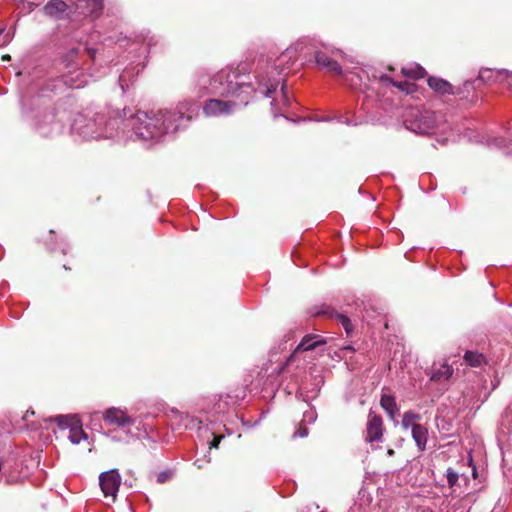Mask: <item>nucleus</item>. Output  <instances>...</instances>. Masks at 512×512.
<instances>
[{
  "label": "nucleus",
  "instance_id": "obj_1",
  "mask_svg": "<svg viewBox=\"0 0 512 512\" xmlns=\"http://www.w3.org/2000/svg\"><path fill=\"white\" fill-rule=\"evenodd\" d=\"M199 105L192 100L178 104L175 110H159L157 112L137 111L130 109L115 112L113 116L97 113L93 118L77 114L71 125L72 132L85 140H99L121 137L131 140L159 141L164 135L174 133L185 127L199 111Z\"/></svg>",
  "mask_w": 512,
  "mask_h": 512
},
{
  "label": "nucleus",
  "instance_id": "obj_2",
  "mask_svg": "<svg viewBox=\"0 0 512 512\" xmlns=\"http://www.w3.org/2000/svg\"><path fill=\"white\" fill-rule=\"evenodd\" d=\"M275 67H267L266 75L258 73L256 76L259 87H252L251 83L247 81L249 76L241 73L237 69H223L212 77L208 75H201L198 80L200 87L207 93L218 96L227 97L229 95L236 96L240 99V103L247 105L251 95L256 92L262 93L265 97L269 98L276 91L278 85L283 80L281 72H277L275 76Z\"/></svg>",
  "mask_w": 512,
  "mask_h": 512
},
{
  "label": "nucleus",
  "instance_id": "obj_3",
  "mask_svg": "<svg viewBox=\"0 0 512 512\" xmlns=\"http://www.w3.org/2000/svg\"><path fill=\"white\" fill-rule=\"evenodd\" d=\"M443 124V115L432 111L410 109L404 117L405 127L421 135L433 134L439 130Z\"/></svg>",
  "mask_w": 512,
  "mask_h": 512
},
{
  "label": "nucleus",
  "instance_id": "obj_4",
  "mask_svg": "<svg viewBox=\"0 0 512 512\" xmlns=\"http://www.w3.org/2000/svg\"><path fill=\"white\" fill-rule=\"evenodd\" d=\"M55 421L59 428L69 429V440L73 444H79L81 440L87 439V434L83 431L80 420L75 415H58Z\"/></svg>",
  "mask_w": 512,
  "mask_h": 512
},
{
  "label": "nucleus",
  "instance_id": "obj_5",
  "mask_svg": "<svg viewBox=\"0 0 512 512\" xmlns=\"http://www.w3.org/2000/svg\"><path fill=\"white\" fill-rule=\"evenodd\" d=\"M103 419L108 425H115L122 429H127L125 430L126 434L131 437L133 436L128 428L135 424V418L128 415L126 410L116 407L108 408L103 413Z\"/></svg>",
  "mask_w": 512,
  "mask_h": 512
},
{
  "label": "nucleus",
  "instance_id": "obj_6",
  "mask_svg": "<svg viewBox=\"0 0 512 512\" xmlns=\"http://www.w3.org/2000/svg\"><path fill=\"white\" fill-rule=\"evenodd\" d=\"M120 484L121 476L117 469L102 472L99 476V485L105 497L115 500Z\"/></svg>",
  "mask_w": 512,
  "mask_h": 512
},
{
  "label": "nucleus",
  "instance_id": "obj_7",
  "mask_svg": "<svg viewBox=\"0 0 512 512\" xmlns=\"http://www.w3.org/2000/svg\"><path fill=\"white\" fill-rule=\"evenodd\" d=\"M383 439V421L381 416L370 412L366 427V441L373 444L382 442Z\"/></svg>",
  "mask_w": 512,
  "mask_h": 512
},
{
  "label": "nucleus",
  "instance_id": "obj_8",
  "mask_svg": "<svg viewBox=\"0 0 512 512\" xmlns=\"http://www.w3.org/2000/svg\"><path fill=\"white\" fill-rule=\"evenodd\" d=\"M236 105L234 101H224L220 99H210L208 100L204 107L203 111L207 116H221L229 114L233 107Z\"/></svg>",
  "mask_w": 512,
  "mask_h": 512
},
{
  "label": "nucleus",
  "instance_id": "obj_9",
  "mask_svg": "<svg viewBox=\"0 0 512 512\" xmlns=\"http://www.w3.org/2000/svg\"><path fill=\"white\" fill-rule=\"evenodd\" d=\"M36 129L42 136H50L54 132H59L62 129V124L55 121V114L53 111L46 112L43 119L37 120Z\"/></svg>",
  "mask_w": 512,
  "mask_h": 512
},
{
  "label": "nucleus",
  "instance_id": "obj_10",
  "mask_svg": "<svg viewBox=\"0 0 512 512\" xmlns=\"http://www.w3.org/2000/svg\"><path fill=\"white\" fill-rule=\"evenodd\" d=\"M324 343H325L324 340L318 339V337H316V336L306 335L305 337H303L301 342L297 345V347L295 348L293 354L290 355V357L286 359L284 365H282L278 369H276L277 373L278 374L281 373L284 370V366L289 365L293 361L296 353H298L299 351H309V350L314 349L318 345H321V344H324Z\"/></svg>",
  "mask_w": 512,
  "mask_h": 512
},
{
  "label": "nucleus",
  "instance_id": "obj_11",
  "mask_svg": "<svg viewBox=\"0 0 512 512\" xmlns=\"http://www.w3.org/2000/svg\"><path fill=\"white\" fill-rule=\"evenodd\" d=\"M171 413L175 419V421L172 422V425L184 427L185 429H200L202 421L198 418L187 413H181L175 409L171 410Z\"/></svg>",
  "mask_w": 512,
  "mask_h": 512
},
{
  "label": "nucleus",
  "instance_id": "obj_12",
  "mask_svg": "<svg viewBox=\"0 0 512 512\" xmlns=\"http://www.w3.org/2000/svg\"><path fill=\"white\" fill-rule=\"evenodd\" d=\"M63 83L72 89H79L88 83V77L82 70L75 68L62 76Z\"/></svg>",
  "mask_w": 512,
  "mask_h": 512
},
{
  "label": "nucleus",
  "instance_id": "obj_13",
  "mask_svg": "<svg viewBox=\"0 0 512 512\" xmlns=\"http://www.w3.org/2000/svg\"><path fill=\"white\" fill-rule=\"evenodd\" d=\"M69 6L62 0H50L43 7L44 13L54 19H61L68 14Z\"/></svg>",
  "mask_w": 512,
  "mask_h": 512
},
{
  "label": "nucleus",
  "instance_id": "obj_14",
  "mask_svg": "<svg viewBox=\"0 0 512 512\" xmlns=\"http://www.w3.org/2000/svg\"><path fill=\"white\" fill-rule=\"evenodd\" d=\"M315 61L318 66L325 69L329 73H334L337 75H341L343 73L339 63L331 59L328 55H326L323 52L315 53Z\"/></svg>",
  "mask_w": 512,
  "mask_h": 512
},
{
  "label": "nucleus",
  "instance_id": "obj_15",
  "mask_svg": "<svg viewBox=\"0 0 512 512\" xmlns=\"http://www.w3.org/2000/svg\"><path fill=\"white\" fill-rule=\"evenodd\" d=\"M143 68V64L137 63L136 66H128L123 70L119 76V85L123 92L129 87V84L133 82L134 78L143 70Z\"/></svg>",
  "mask_w": 512,
  "mask_h": 512
},
{
  "label": "nucleus",
  "instance_id": "obj_16",
  "mask_svg": "<svg viewBox=\"0 0 512 512\" xmlns=\"http://www.w3.org/2000/svg\"><path fill=\"white\" fill-rule=\"evenodd\" d=\"M452 366L447 363L434 364L432 367L431 380L435 382H446L453 375Z\"/></svg>",
  "mask_w": 512,
  "mask_h": 512
},
{
  "label": "nucleus",
  "instance_id": "obj_17",
  "mask_svg": "<svg viewBox=\"0 0 512 512\" xmlns=\"http://www.w3.org/2000/svg\"><path fill=\"white\" fill-rule=\"evenodd\" d=\"M429 87L436 93L441 95H452L454 94L453 86L446 80L438 77H429L428 80Z\"/></svg>",
  "mask_w": 512,
  "mask_h": 512
},
{
  "label": "nucleus",
  "instance_id": "obj_18",
  "mask_svg": "<svg viewBox=\"0 0 512 512\" xmlns=\"http://www.w3.org/2000/svg\"><path fill=\"white\" fill-rule=\"evenodd\" d=\"M321 313L329 316L330 318L337 320L341 324L343 329L345 330L347 336L352 335L354 327H353V324L348 316H346L345 314L339 313L331 308H326Z\"/></svg>",
  "mask_w": 512,
  "mask_h": 512
},
{
  "label": "nucleus",
  "instance_id": "obj_19",
  "mask_svg": "<svg viewBox=\"0 0 512 512\" xmlns=\"http://www.w3.org/2000/svg\"><path fill=\"white\" fill-rule=\"evenodd\" d=\"M412 438L416 443L417 448L420 451H424L427 444L428 439V430L423 425H413L412 429Z\"/></svg>",
  "mask_w": 512,
  "mask_h": 512
},
{
  "label": "nucleus",
  "instance_id": "obj_20",
  "mask_svg": "<svg viewBox=\"0 0 512 512\" xmlns=\"http://www.w3.org/2000/svg\"><path fill=\"white\" fill-rule=\"evenodd\" d=\"M381 407L387 412V414L394 418L398 413L399 408L397 406L396 400L393 396L384 394L380 399Z\"/></svg>",
  "mask_w": 512,
  "mask_h": 512
},
{
  "label": "nucleus",
  "instance_id": "obj_21",
  "mask_svg": "<svg viewBox=\"0 0 512 512\" xmlns=\"http://www.w3.org/2000/svg\"><path fill=\"white\" fill-rule=\"evenodd\" d=\"M402 74L407 78L417 80L423 78L426 74V71L422 66L414 64L409 67H403Z\"/></svg>",
  "mask_w": 512,
  "mask_h": 512
},
{
  "label": "nucleus",
  "instance_id": "obj_22",
  "mask_svg": "<svg viewBox=\"0 0 512 512\" xmlns=\"http://www.w3.org/2000/svg\"><path fill=\"white\" fill-rule=\"evenodd\" d=\"M499 433L504 436L512 434V407L509 408L503 415Z\"/></svg>",
  "mask_w": 512,
  "mask_h": 512
},
{
  "label": "nucleus",
  "instance_id": "obj_23",
  "mask_svg": "<svg viewBox=\"0 0 512 512\" xmlns=\"http://www.w3.org/2000/svg\"><path fill=\"white\" fill-rule=\"evenodd\" d=\"M464 360L469 366L472 367H479L485 363L484 355L474 351H467L465 353Z\"/></svg>",
  "mask_w": 512,
  "mask_h": 512
},
{
  "label": "nucleus",
  "instance_id": "obj_24",
  "mask_svg": "<svg viewBox=\"0 0 512 512\" xmlns=\"http://www.w3.org/2000/svg\"><path fill=\"white\" fill-rule=\"evenodd\" d=\"M420 420H421L420 414L414 413L412 411H406L402 417V426L405 429H408V428L412 429L413 425H419L418 423H416V421H420Z\"/></svg>",
  "mask_w": 512,
  "mask_h": 512
},
{
  "label": "nucleus",
  "instance_id": "obj_25",
  "mask_svg": "<svg viewBox=\"0 0 512 512\" xmlns=\"http://www.w3.org/2000/svg\"><path fill=\"white\" fill-rule=\"evenodd\" d=\"M496 73V69H483L479 72L477 80L489 84L497 83Z\"/></svg>",
  "mask_w": 512,
  "mask_h": 512
},
{
  "label": "nucleus",
  "instance_id": "obj_26",
  "mask_svg": "<svg viewBox=\"0 0 512 512\" xmlns=\"http://www.w3.org/2000/svg\"><path fill=\"white\" fill-rule=\"evenodd\" d=\"M497 83L512 88V71L499 69L496 73Z\"/></svg>",
  "mask_w": 512,
  "mask_h": 512
},
{
  "label": "nucleus",
  "instance_id": "obj_27",
  "mask_svg": "<svg viewBox=\"0 0 512 512\" xmlns=\"http://www.w3.org/2000/svg\"><path fill=\"white\" fill-rule=\"evenodd\" d=\"M446 478H447L449 487L455 491V487L458 484L460 474L457 471H455L453 468L449 467L446 470Z\"/></svg>",
  "mask_w": 512,
  "mask_h": 512
},
{
  "label": "nucleus",
  "instance_id": "obj_28",
  "mask_svg": "<svg viewBox=\"0 0 512 512\" xmlns=\"http://www.w3.org/2000/svg\"><path fill=\"white\" fill-rule=\"evenodd\" d=\"M393 85L400 90L405 91L407 94L413 93L415 91V84L408 81L393 82Z\"/></svg>",
  "mask_w": 512,
  "mask_h": 512
},
{
  "label": "nucleus",
  "instance_id": "obj_29",
  "mask_svg": "<svg viewBox=\"0 0 512 512\" xmlns=\"http://www.w3.org/2000/svg\"><path fill=\"white\" fill-rule=\"evenodd\" d=\"M317 419V413L316 410L313 408H310L309 410L305 411L303 413V419L302 422L304 424H313Z\"/></svg>",
  "mask_w": 512,
  "mask_h": 512
},
{
  "label": "nucleus",
  "instance_id": "obj_30",
  "mask_svg": "<svg viewBox=\"0 0 512 512\" xmlns=\"http://www.w3.org/2000/svg\"><path fill=\"white\" fill-rule=\"evenodd\" d=\"M78 57V49H71L65 56L64 62H67L66 66H71V63Z\"/></svg>",
  "mask_w": 512,
  "mask_h": 512
},
{
  "label": "nucleus",
  "instance_id": "obj_31",
  "mask_svg": "<svg viewBox=\"0 0 512 512\" xmlns=\"http://www.w3.org/2000/svg\"><path fill=\"white\" fill-rule=\"evenodd\" d=\"M35 7H36V4H34L32 2H27L24 0H22L19 4V8H21L22 10H24L27 13L33 11L35 9Z\"/></svg>",
  "mask_w": 512,
  "mask_h": 512
},
{
  "label": "nucleus",
  "instance_id": "obj_32",
  "mask_svg": "<svg viewBox=\"0 0 512 512\" xmlns=\"http://www.w3.org/2000/svg\"><path fill=\"white\" fill-rule=\"evenodd\" d=\"M281 93H282L283 104L285 106H289L290 105V99H289V96H288V88H287V86L284 83L281 86Z\"/></svg>",
  "mask_w": 512,
  "mask_h": 512
},
{
  "label": "nucleus",
  "instance_id": "obj_33",
  "mask_svg": "<svg viewBox=\"0 0 512 512\" xmlns=\"http://www.w3.org/2000/svg\"><path fill=\"white\" fill-rule=\"evenodd\" d=\"M308 435L307 427H299L298 430L293 434V437H301L304 438Z\"/></svg>",
  "mask_w": 512,
  "mask_h": 512
},
{
  "label": "nucleus",
  "instance_id": "obj_34",
  "mask_svg": "<svg viewBox=\"0 0 512 512\" xmlns=\"http://www.w3.org/2000/svg\"><path fill=\"white\" fill-rule=\"evenodd\" d=\"M144 41L146 42V44H145V46L143 47L142 50H143V52H146L152 46V42H151L152 41V37L149 38V39L147 37H145Z\"/></svg>",
  "mask_w": 512,
  "mask_h": 512
},
{
  "label": "nucleus",
  "instance_id": "obj_35",
  "mask_svg": "<svg viewBox=\"0 0 512 512\" xmlns=\"http://www.w3.org/2000/svg\"><path fill=\"white\" fill-rule=\"evenodd\" d=\"M339 122L346 123L347 125H354V126L358 124V123H356V122H352V121H350V120H346V119H344V117H343V116H341V117L339 118Z\"/></svg>",
  "mask_w": 512,
  "mask_h": 512
},
{
  "label": "nucleus",
  "instance_id": "obj_36",
  "mask_svg": "<svg viewBox=\"0 0 512 512\" xmlns=\"http://www.w3.org/2000/svg\"><path fill=\"white\" fill-rule=\"evenodd\" d=\"M87 53L91 57L92 60L95 58L96 50L93 48H86Z\"/></svg>",
  "mask_w": 512,
  "mask_h": 512
},
{
  "label": "nucleus",
  "instance_id": "obj_37",
  "mask_svg": "<svg viewBox=\"0 0 512 512\" xmlns=\"http://www.w3.org/2000/svg\"><path fill=\"white\" fill-rule=\"evenodd\" d=\"M166 478H167V475L165 473H160L158 475V482L162 483L166 480Z\"/></svg>",
  "mask_w": 512,
  "mask_h": 512
},
{
  "label": "nucleus",
  "instance_id": "obj_38",
  "mask_svg": "<svg viewBox=\"0 0 512 512\" xmlns=\"http://www.w3.org/2000/svg\"><path fill=\"white\" fill-rule=\"evenodd\" d=\"M221 439H222V437L215 438L214 441L212 442V446L217 448Z\"/></svg>",
  "mask_w": 512,
  "mask_h": 512
},
{
  "label": "nucleus",
  "instance_id": "obj_39",
  "mask_svg": "<svg viewBox=\"0 0 512 512\" xmlns=\"http://www.w3.org/2000/svg\"><path fill=\"white\" fill-rule=\"evenodd\" d=\"M34 415V411L27 410L25 415L23 416V420L27 421L29 415Z\"/></svg>",
  "mask_w": 512,
  "mask_h": 512
},
{
  "label": "nucleus",
  "instance_id": "obj_40",
  "mask_svg": "<svg viewBox=\"0 0 512 512\" xmlns=\"http://www.w3.org/2000/svg\"><path fill=\"white\" fill-rule=\"evenodd\" d=\"M289 340H290V338L288 340H286L283 344L280 345L281 350H286L287 349V343H288Z\"/></svg>",
  "mask_w": 512,
  "mask_h": 512
},
{
  "label": "nucleus",
  "instance_id": "obj_41",
  "mask_svg": "<svg viewBox=\"0 0 512 512\" xmlns=\"http://www.w3.org/2000/svg\"><path fill=\"white\" fill-rule=\"evenodd\" d=\"M351 75H352V78H351V79H348V80L351 82V85H352V86L356 87V86H357V83H356V82H354V79H353L355 75H354V74H351Z\"/></svg>",
  "mask_w": 512,
  "mask_h": 512
},
{
  "label": "nucleus",
  "instance_id": "obj_42",
  "mask_svg": "<svg viewBox=\"0 0 512 512\" xmlns=\"http://www.w3.org/2000/svg\"><path fill=\"white\" fill-rule=\"evenodd\" d=\"M194 465H196L199 469H201V468H202V462H200V460H196V461L194 462Z\"/></svg>",
  "mask_w": 512,
  "mask_h": 512
},
{
  "label": "nucleus",
  "instance_id": "obj_43",
  "mask_svg": "<svg viewBox=\"0 0 512 512\" xmlns=\"http://www.w3.org/2000/svg\"><path fill=\"white\" fill-rule=\"evenodd\" d=\"M2 59H3V60H5V61H8V60H10V55H8V54H7V55H4V56L2 57Z\"/></svg>",
  "mask_w": 512,
  "mask_h": 512
},
{
  "label": "nucleus",
  "instance_id": "obj_44",
  "mask_svg": "<svg viewBox=\"0 0 512 512\" xmlns=\"http://www.w3.org/2000/svg\"><path fill=\"white\" fill-rule=\"evenodd\" d=\"M387 454H388L389 456H392V455L394 454V450H393V449H389V450L387 451Z\"/></svg>",
  "mask_w": 512,
  "mask_h": 512
},
{
  "label": "nucleus",
  "instance_id": "obj_45",
  "mask_svg": "<svg viewBox=\"0 0 512 512\" xmlns=\"http://www.w3.org/2000/svg\"><path fill=\"white\" fill-rule=\"evenodd\" d=\"M380 79H381V80H387V79H388V76H386V75H382V76L380 77Z\"/></svg>",
  "mask_w": 512,
  "mask_h": 512
},
{
  "label": "nucleus",
  "instance_id": "obj_46",
  "mask_svg": "<svg viewBox=\"0 0 512 512\" xmlns=\"http://www.w3.org/2000/svg\"><path fill=\"white\" fill-rule=\"evenodd\" d=\"M473 476L476 477V468L473 467Z\"/></svg>",
  "mask_w": 512,
  "mask_h": 512
},
{
  "label": "nucleus",
  "instance_id": "obj_47",
  "mask_svg": "<svg viewBox=\"0 0 512 512\" xmlns=\"http://www.w3.org/2000/svg\"><path fill=\"white\" fill-rule=\"evenodd\" d=\"M509 136H510V137H511V139H512V128H510Z\"/></svg>",
  "mask_w": 512,
  "mask_h": 512
},
{
  "label": "nucleus",
  "instance_id": "obj_48",
  "mask_svg": "<svg viewBox=\"0 0 512 512\" xmlns=\"http://www.w3.org/2000/svg\"><path fill=\"white\" fill-rule=\"evenodd\" d=\"M470 84H471V82H465L464 86L467 87Z\"/></svg>",
  "mask_w": 512,
  "mask_h": 512
},
{
  "label": "nucleus",
  "instance_id": "obj_49",
  "mask_svg": "<svg viewBox=\"0 0 512 512\" xmlns=\"http://www.w3.org/2000/svg\"><path fill=\"white\" fill-rule=\"evenodd\" d=\"M275 353L271 351V359L274 357Z\"/></svg>",
  "mask_w": 512,
  "mask_h": 512
},
{
  "label": "nucleus",
  "instance_id": "obj_50",
  "mask_svg": "<svg viewBox=\"0 0 512 512\" xmlns=\"http://www.w3.org/2000/svg\"><path fill=\"white\" fill-rule=\"evenodd\" d=\"M3 31H4V29H1V28H0V35L3 33Z\"/></svg>",
  "mask_w": 512,
  "mask_h": 512
}]
</instances>
